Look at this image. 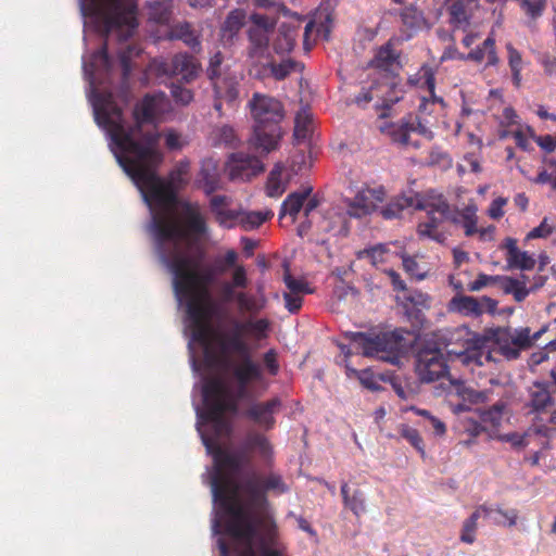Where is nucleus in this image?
<instances>
[{"label":"nucleus","instance_id":"nucleus-1","mask_svg":"<svg viewBox=\"0 0 556 556\" xmlns=\"http://www.w3.org/2000/svg\"><path fill=\"white\" fill-rule=\"evenodd\" d=\"M211 429L214 433L202 432V440L214 459L210 483L219 508L214 530L220 532L223 529L231 543L228 546L223 539L218 540L222 556H289L265 495L266 492L281 494L287 490L281 477L243 472L250 458L240 452L227 451L219 443L230 430L218 434Z\"/></svg>","mask_w":556,"mask_h":556},{"label":"nucleus","instance_id":"nucleus-2","mask_svg":"<svg viewBox=\"0 0 556 556\" xmlns=\"http://www.w3.org/2000/svg\"><path fill=\"white\" fill-rule=\"evenodd\" d=\"M113 139L122 151L130 152L129 157L118 156V164L134 180L150 210V219L146 224L147 233L156 241L173 243H205L211 240L210 229L200 208L185 204L175 211L176 191L186 185L189 170L188 162H180L168 176L160 178L154 167L163 155L159 150L160 132H149L144 143L136 142L131 134H126L117 124L113 126Z\"/></svg>","mask_w":556,"mask_h":556},{"label":"nucleus","instance_id":"nucleus-3","mask_svg":"<svg viewBox=\"0 0 556 556\" xmlns=\"http://www.w3.org/2000/svg\"><path fill=\"white\" fill-rule=\"evenodd\" d=\"M160 253L174 274L177 298L187 307L193 338L208 348L213 337V304L208 287L216 275L231 271L238 264V255L228 251L217 257L212 266L203 264V252L199 245H161Z\"/></svg>","mask_w":556,"mask_h":556},{"label":"nucleus","instance_id":"nucleus-4","mask_svg":"<svg viewBox=\"0 0 556 556\" xmlns=\"http://www.w3.org/2000/svg\"><path fill=\"white\" fill-rule=\"evenodd\" d=\"M235 331L223 341V349L241 355L239 362L230 365L231 374L237 381L233 387L229 381L222 378H213L205 381L202 390L204 403V417L210 426L218 434L227 433L230 430V422L226 417L228 413H236L238 402L250 396V384L262 381L263 374L258 364L250 356L248 345L243 341L247 336L238 323Z\"/></svg>","mask_w":556,"mask_h":556},{"label":"nucleus","instance_id":"nucleus-5","mask_svg":"<svg viewBox=\"0 0 556 556\" xmlns=\"http://www.w3.org/2000/svg\"><path fill=\"white\" fill-rule=\"evenodd\" d=\"M453 339L463 340L462 350H448L450 355H455L462 365L471 369L484 366L495 361L493 346L508 359H515L522 350L531 345L529 328L488 329L483 334L470 332L467 328H459L453 333Z\"/></svg>","mask_w":556,"mask_h":556},{"label":"nucleus","instance_id":"nucleus-6","mask_svg":"<svg viewBox=\"0 0 556 556\" xmlns=\"http://www.w3.org/2000/svg\"><path fill=\"white\" fill-rule=\"evenodd\" d=\"M416 207L427 212L426 219L418 225L420 239H430L438 242L444 241L445 238L442 231V223L444 220H450L456 227L463 229L468 238L477 235V239L481 241L493 239L494 226H478V208L475 203H469L463 210H451L450 204L442 194L430 191L424 195L422 200L418 201Z\"/></svg>","mask_w":556,"mask_h":556},{"label":"nucleus","instance_id":"nucleus-7","mask_svg":"<svg viewBox=\"0 0 556 556\" xmlns=\"http://www.w3.org/2000/svg\"><path fill=\"white\" fill-rule=\"evenodd\" d=\"M168 101L165 93L147 94L134 109V118L136 125L127 128L123 118L122 109L112 100L111 94L100 98L93 105L94 117L99 126L105 129L110 139L112 151L116 160L118 156L129 157L130 152L122 151L113 139V126L117 124L124 132L131 134L136 142L144 143V136L149 131L142 130L144 123H154L164 113ZM150 132H157L150 130Z\"/></svg>","mask_w":556,"mask_h":556},{"label":"nucleus","instance_id":"nucleus-8","mask_svg":"<svg viewBox=\"0 0 556 556\" xmlns=\"http://www.w3.org/2000/svg\"><path fill=\"white\" fill-rule=\"evenodd\" d=\"M249 108L253 119L249 146L255 152L267 155L278 149L282 137L280 123L285 117L283 105L274 97L256 92L249 101Z\"/></svg>","mask_w":556,"mask_h":556},{"label":"nucleus","instance_id":"nucleus-9","mask_svg":"<svg viewBox=\"0 0 556 556\" xmlns=\"http://www.w3.org/2000/svg\"><path fill=\"white\" fill-rule=\"evenodd\" d=\"M86 8L84 2L81 9L85 14L93 15L99 20L106 34L113 30L118 31V36L126 39L137 27L136 3L135 0H88Z\"/></svg>","mask_w":556,"mask_h":556},{"label":"nucleus","instance_id":"nucleus-10","mask_svg":"<svg viewBox=\"0 0 556 556\" xmlns=\"http://www.w3.org/2000/svg\"><path fill=\"white\" fill-rule=\"evenodd\" d=\"M350 340L354 349L366 357H374L391 364H397L403 351L402 337L396 332L367 334L353 332Z\"/></svg>","mask_w":556,"mask_h":556},{"label":"nucleus","instance_id":"nucleus-11","mask_svg":"<svg viewBox=\"0 0 556 556\" xmlns=\"http://www.w3.org/2000/svg\"><path fill=\"white\" fill-rule=\"evenodd\" d=\"M250 26L247 30L249 45L247 47V59L253 68L260 67L262 61L270 58L269 41L276 28V18L269 15L253 13L250 16Z\"/></svg>","mask_w":556,"mask_h":556},{"label":"nucleus","instance_id":"nucleus-12","mask_svg":"<svg viewBox=\"0 0 556 556\" xmlns=\"http://www.w3.org/2000/svg\"><path fill=\"white\" fill-rule=\"evenodd\" d=\"M450 345V343H444V349H424L418 353L416 372L422 381L432 382L447 377V361L462 364L455 355H450L448 350H457Z\"/></svg>","mask_w":556,"mask_h":556},{"label":"nucleus","instance_id":"nucleus-13","mask_svg":"<svg viewBox=\"0 0 556 556\" xmlns=\"http://www.w3.org/2000/svg\"><path fill=\"white\" fill-rule=\"evenodd\" d=\"M157 72L168 77H180L179 81L190 84L200 76L202 65L193 55L179 52L174 54L169 61L161 62Z\"/></svg>","mask_w":556,"mask_h":556},{"label":"nucleus","instance_id":"nucleus-14","mask_svg":"<svg viewBox=\"0 0 556 556\" xmlns=\"http://www.w3.org/2000/svg\"><path fill=\"white\" fill-rule=\"evenodd\" d=\"M384 200V191L381 188H362L353 199H344L345 214L349 217L362 218L371 214L378 203Z\"/></svg>","mask_w":556,"mask_h":556},{"label":"nucleus","instance_id":"nucleus-15","mask_svg":"<svg viewBox=\"0 0 556 556\" xmlns=\"http://www.w3.org/2000/svg\"><path fill=\"white\" fill-rule=\"evenodd\" d=\"M264 169L263 163L257 157L244 153H232L225 165L228 178L232 181L250 180Z\"/></svg>","mask_w":556,"mask_h":556},{"label":"nucleus","instance_id":"nucleus-16","mask_svg":"<svg viewBox=\"0 0 556 556\" xmlns=\"http://www.w3.org/2000/svg\"><path fill=\"white\" fill-rule=\"evenodd\" d=\"M281 400L273 397L265 402H254L245 410V416L260 429L270 430L275 427L276 415L281 409Z\"/></svg>","mask_w":556,"mask_h":556},{"label":"nucleus","instance_id":"nucleus-17","mask_svg":"<svg viewBox=\"0 0 556 556\" xmlns=\"http://www.w3.org/2000/svg\"><path fill=\"white\" fill-rule=\"evenodd\" d=\"M214 92L213 108L223 114V103L233 104L239 97V80L233 75H226L212 81Z\"/></svg>","mask_w":556,"mask_h":556},{"label":"nucleus","instance_id":"nucleus-18","mask_svg":"<svg viewBox=\"0 0 556 556\" xmlns=\"http://www.w3.org/2000/svg\"><path fill=\"white\" fill-rule=\"evenodd\" d=\"M247 13L242 9L231 10L219 28V37L224 47H230L238 38L241 28L245 25Z\"/></svg>","mask_w":556,"mask_h":556},{"label":"nucleus","instance_id":"nucleus-19","mask_svg":"<svg viewBox=\"0 0 556 556\" xmlns=\"http://www.w3.org/2000/svg\"><path fill=\"white\" fill-rule=\"evenodd\" d=\"M166 37L180 40L194 52L201 51V31L189 22H178L169 26Z\"/></svg>","mask_w":556,"mask_h":556},{"label":"nucleus","instance_id":"nucleus-20","mask_svg":"<svg viewBox=\"0 0 556 556\" xmlns=\"http://www.w3.org/2000/svg\"><path fill=\"white\" fill-rule=\"evenodd\" d=\"M399 59L400 55L391 42H387L377 50L369 65L388 74H395L401 68Z\"/></svg>","mask_w":556,"mask_h":556},{"label":"nucleus","instance_id":"nucleus-21","mask_svg":"<svg viewBox=\"0 0 556 556\" xmlns=\"http://www.w3.org/2000/svg\"><path fill=\"white\" fill-rule=\"evenodd\" d=\"M348 215L338 208H330L326 215L321 217L319 229L330 232L334 237H345L349 232Z\"/></svg>","mask_w":556,"mask_h":556},{"label":"nucleus","instance_id":"nucleus-22","mask_svg":"<svg viewBox=\"0 0 556 556\" xmlns=\"http://www.w3.org/2000/svg\"><path fill=\"white\" fill-rule=\"evenodd\" d=\"M482 518L488 522L502 527H513L517 523L518 511L516 509H502L497 506H479Z\"/></svg>","mask_w":556,"mask_h":556},{"label":"nucleus","instance_id":"nucleus-23","mask_svg":"<svg viewBox=\"0 0 556 556\" xmlns=\"http://www.w3.org/2000/svg\"><path fill=\"white\" fill-rule=\"evenodd\" d=\"M300 67V64L292 60H285L279 64H275L269 59L262 61V64L257 68H253L255 71V75H266L268 72L271 76H274L277 80L285 79L291 72L296 71Z\"/></svg>","mask_w":556,"mask_h":556},{"label":"nucleus","instance_id":"nucleus-24","mask_svg":"<svg viewBox=\"0 0 556 556\" xmlns=\"http://www.w3.org/2000/svg\"><path fill=\"white\" fill-rule=\"evenodd\" d=\"M201 180L204 191L210 194L222 188L218 162L213 159H205L202 162Z\"/></svg>","mask_w":556,"mask_h":556},{"label":"nucleus","instance_id":"nucleus-25","mask_svg":"<svg viewBox=\"0 0 556 556\" xmlns=\"http://www.w3.org/2000/svg\"><path fill=\"white\" fill-rule=\"evenodd\" d=\"M312 187H305L301 191L290 193L281 205L280 219L286 215H289L291 217V222L293 223L295 216L302 210L305 200L312 194Z\"/></svg>","mask_w":556,"mask_h":556},{"label":"nucleus","instance_id":"nucleus-26","mask_svg":"<svg viewBox=\"0 0 556 556\" xmlns=\"http://www.w3.org/2000/svg\"><path fill=\"white\" fill-rule=\"evenodd\" d=\"M505 407L504 403H496L480 415L481 422L483 424L485 431H488L492 438H496L498 435V429L504 420Z\"/></svg>","mask_w":556,"mask_h":556},{"label":"nucleus","instance_id":"nucleus-27","mask_svg":"<svg viewBox=\"0 0 556 556\" xmlns=\"http://www.w3.org/2000/svg\"><path fill=\"white\" fill-rule=\"evenodd\" d=\"M299 26L291 24H281L278 36L274 41V49L277 53L290 52L299 36Z\"/></svg>","mask_w":556,"mask_h":556},{"label":"nucleus","instance_id":"nucleus-28","mask_svg":"<svg viewBox=\"0 0 556 556\" xmlns=\"http://www.w3.org/2000/svg\"><path fill=\"white\" fill-rule=\"evenodd\" d=\"M467 58L476 62H482L485 60L486 66L497 65L500 59L495 50L494 38L489 36L480 47L469 52Z\"/></svg>","mask_w":556,"mask_h":556},{"label":"nucleus","instance_id":"nucleus-29","mask_svg":"<svg viewBox=\"0 0 556 556\" xmlns=\"http://www.w3.org/2000/svg\"><path fill=\"white\" fill-rule=\"evenodd\" d=\"M529 405L535 412L545 410L553 405L548 388L543 383H533L529 389Z\"/></svg>","mask_w":556,"mask_h":556},{"label":"nucleus","instance_id":"nucleus-30","mask_svg":"<svg viewBox=\"0 0 556 556\" xmlns=\"http://www.w3.org/2000/svg\"><path fill=\"white\" fill-rule=\"evenodd\" d=\"M422 199H424V197H421V198H419V197H417V198H408V197L396 198L393 201H391L390 203H388V205L384 206L380 211V214L382 215V217L384 219L400 218L405 208L414 207V208L418 210L416 207V204L418 203V201H420Z\"/></svg>","mask_w":556,"mask_h":556},{"label":"nucleus","instance_id":"nucleus-31","mask_svg":"<svg viewBox=\"0 0 556 556\" xmlns=\"http://www.w3.org/2000/svg\"><path fill=\"white\" fill-rule=\"evenodd\" d=\"M248 451L256 453L262 459L269 460L273 455V446L269 440L262 433H250L244 442Z\"/></svg>","mask_w":556,"mask_h":556},{"label":"nucleus","instance_id":"nucleus-32","mask_svg":"<svg viewBox=\"0 0 556 556\" xmlns=\"http://www.w3.org/2000/svg\"><path fill=\"white\" fill-rule=\"evenodd\" d=\"M238 327L253 339L262 340L267 338L270 329V321L267 318H249L244 323H238Z\"/></svg>","mask_w":556,"mask_h":556},{"label":"nucleus","instance_id":"nucleus-33","mask_svg":"<svg viewBox=\"0 0 556 556\" xmlns=\"http://www.w3.org/2000/svg\"><path fill=\"white\" fill-rule=\"evenodd\" d=\"M240 311L251 315L261 312L266 306V298L261 294L258 296L245 292H239L235 295Z\"/></svg>","mask_w":556,"mask_h":556},{"label":"nucleus","instance_id":"nucleus-34","mask_svg":"<svg viewBox=\"0 0 556 556\" xmlns=\"http://www.w3.org/2000/svg\"><path fill=\"white\" fill-rule=\"evenodd\" d=\"M313 131L312 115L307 110L300 111L294 121L293 138L296 143L308 139Z\"/></svg>","mask_w":556,"mask_h":556},{"label":"nucleus","instance_id":"nucleus-35","mask_svg":"<svg viewBox=\"0 0 556 556\" xmlns=\"http://www.w3.org/2000/svg\"><path fill=\"white\" fill-rule=\"evenodd\" d=\"M412 126L408 119H402L399 124L381 125L380 130L387 132L393 142L402 146L409 144V132Z\"/></svg>","mask_w":556,"mask_h":556},{"label":"nucleus","instance_id":"nucleus-36","mask_svg":"<svg viewBox=\"0 0 556 556\" xmlns=\"http://www.w3.org/2000/svg\"><path fill=\"white\" fill-rule=\"evenodd\" d=\"M450 309L465 316H479L478 299L468 295H456L450 302Z\"/></svg>","mask_w":556,"mask_h":556},{"label":"nucleus","instance_id":"nucleus-37","mask_svg":"<svg viewBox=\"0 0 556 556\" xmlns=\"http://www.w3.org/2000/svg\"><path fill=\"white\" fill-rule=\"evenodd\" d=\"M500 286L505 293L513 294L518 302L525 300L529 294L523 276L521 278L502 277L500 279Z\"/></svg>","mask_w":556,"mask_h":556},{"label":"nucleus","instance_id":"nucleus-38","mask_svg":"<svg viewBox=\"0 0 556 556\" xmlns=\"http://www.w3.org/2000/svg\"><path fill=\"white\" fill-rule=\"evenodd\" d=\"M274 213L270 210L265 211H242L240 226L244 230H253L270 219Z\"/></svg>","mask_w":556,"mask_h":556},{"label":"nucleus","instance_id":"nucleus-39","mask_svg":"<svg viewBox=\"0 0 556 556\" xmlns=\"http://www.w3.org/2000/svg\"><path fill=\"white\" fill-rule=\"evenodd\" d=\"M505 255L511 266L521 269H530L534 266L535 260L526 252L518 249L517 245H504Z\"/></svg>","mask_w":556,"mask_h":556},{"label":"nucleus","instance_id":"nucleus-40","mask_svg":"<svg viewBox=\"0 0 556 556\" xmlns=\"http://www.w3.org/2000/svg\"><path fill=\"white\" fill-rule=\"evenodd\" d=\"M341 494L344 505L355 515H359L365 511V497L361 490H355L353 494L350 495L349 485L343 483L341 486Z\"/></svg>","mask_w":556,"mask_h":556},{"label":"nucleus","instance_id":"nucleus-41","mask_svg":"<svg viewBox=\"0 0 556 556\" xmlns=\"http://www.w3.org/2000/svg\"><path fill=\"white\" fill-rule=\"evenodd\" d=\"M173 0H154L150 3V17L156 23L165 24L172 16Z\"/></svg>","mask_w":556,"mask_h":556},{"label":"nucleus","instance_id":"nucleus-42","mask_svg":"<svg viewBox=\"0 0 556 556\" xmlns=\"http://www.w3.org/2000/svg\"><path fill=\"white\" fill-rule=\"evenodd\" d=\"M400 17L403 26L409 31L420 28L425 23L422 13L415 7H405L402 9Z\"/></svg>","mask_w":556,"mask_h":556},{"label":"nucleus","instance_id":"nucleus-43","mask_svg":"<svg viewBox=\"0 0 556 556\" xmlns=\"http://www.w3.org/2000/svg\"><path fill=\"white\" fill-rule=\"evenodd\" d=\"M476 0H454L450 7L452 20L459 24L468 22Z\"/></svg>","mask_w":556,"mask_h":556},{"label":"nucleus","instance_id":"nucleus-44","mask_svg":"<svg viewBox=\"0 0 556 556\" xmlns=\"http://www.w3.org/2000/svg\"><path fill=\"white\" fill-rule=\"evenodd\" d=\"M211 136L215 146L233 147L237 141L235 129L229 125L216 126Z\"/></svg>","mask_w":556,"mask_h":556},{"label":"nucleus","instance_id":"nucleus-45","mask_svg":"<svg viewBox=\"0 0 556 556\" xmlns=\"http://www.w3.org/2000/svg\"><path fill=\"white\" fill-rule=\"evenodd\" d=\"M170 96L174 99L175 103L181 106L189 105L193 99L194 93L191 89L182 86L181 81L172 83L169 86Z\"/></svg>","mask_w":556,"mask_h":556},{"label":"nucleus","instance_id":"nucleus-46","mask_svg":"<svg viewBox=\"0 0 556 556\" xmlns=\"http://www.w3.org/2000/svg\"><path fill=\"white\" fill-rule=\"evenodd\" d=\"M231 276L232 282L226 283L223 288L226 299H230L232 296L233 288H245L248 286L245 268L242 265L237 264V266L231 270Z\"/></svg>","mask_w":556,"mask_h":556},{"label":"nucleus","instance_id":"nucleus-47","mask_svg":"<svg viewBox=\"0 0 556 556\" xmlns=\"http://www.w3.org/2000/svg\"><path fill=\"white\" fill-rule=\"evenodd\" d=\"M482 518L479 507L467 518L462 528L460 540L464 543L471 544L476 539L477 521Z\"/></svg>","mask_w":556,"mask_h":556},{"label":"nucleus","instance_id":"nucleus-48","mask_svg":"<svg viewBox=\"0 0 556 556\" xmlns=\"http://www.w3.org/2000/svg\"><path fill=\"white\" fill-rule=\"evenodd\" d=\"M399 432L409 444H412L421 455L425 454L424 441L417 429L408 425H400Z\"/></svg>","mask_w":556,"mask_h":556},{"label":"nucleus","instance_id":"nucleus-49","mask_svg":"<svg viewBox=\"0 0 556 556\" xmlns=\"http://www.w3.org/2000/svg\"><path fill=\"white\" fill-rule=\"evenodd\" d=\"M283 281L289 289V292L295 294L312 293L313 290L308 287L303 278H294L290 273L286 271Z\"/></svg>","mask_w":556,"mask_h":556},{"label":"nucleus","instance_id":"nucleus-50","mask_svg":"<svg viewBox=\"0 0 556 556\" xmlns=\"http://www.w3.org/2000/svg\"><path fill=\"white\" fill-rule=\"evenodd\" d=\"M163 136L165 139V146L168 150H181L186 144H188L187 139L173 128L165 129Z\"/></svg>","mask_w":556,"mask_h":556},{"label":"nucleus","instance_id":"nucleus-51","mask_svg":"<svg viewBox=\"0 0 556 556\" xmlns=\"http://www.w3.org/2000/svg\"><path fill=\"white\" fill-rule=\"evenodd\" d=\"M242 211L230 210L229 207L223 208V211H218L216 214L217 222L227 228H231L236 225L240 224Z\"/></svg>","mask_w":556,"mask_h":556},{"label":"nucleus","instance_id":"nucleus-52","mask_svg":"<svg viewBox=\"0 0 556 556\" xmlns=\"http://www.w3.org/2000/svg\"><path fill=\"white\" fill-rule=\"evenodd\" d=\"M224 62V55L220 51H216L208 61V65L206 67V76L212 81L220 78L222 76V64Z\"/></svg>","mask_w":556,"mask_h":556},{"label":"nucleus","instance_id":"nucleus-53","mask_svg":"<svg viewBox=\"0 0 556 556\" xmlns=\"http://www.w3.org/2000/svg\"><path fill=\"white\" fill-rule=\"evenodd\" d=\"M403 260V266L410 276L416 277L417 279H424L427 268L426 266L421 265L416 257L412 256H402Z\"/></svg>","mask_w":556,"mask_h":556},{"label":"nucleus","instance_id":"nucleus-54","mask_svg":"<svg viewBox=\"0 0 556 556\" xmlns=\"http://www.w3.org/2000/svg\"><path fill=\"white\" fill-rule=\"evenodd\" d=\"M92 72L103 70L105 72L110 68V59L106 52V46L104 45L100 50L93 53L92 59L89 63Z\"/></svg>","mask_w":556,"mask_h":556},{"label":"nucleus","instance_id":"nucleus-55","mask_svg":"<svg viewBox=\"0 0 556 556\" xmlns=\"http://www.w3.org/2000/svg\"><path fill=\"white\" fill-rule=\"evenodd\" d=\"M519 1L521 9L532 18L541 16L546 4V0H535L534 2L530 0Z\"/></svg>","mask_w":556,"mask_h":556},{"label":"nucleus","instance_id":"nucleus-56","mask_svg":"<svg viewBox=\"0 0 556 556\" xmlns=\"http://www.w3.org/2000/svg\"><path fill=\"white\" fill-rule=\"evenodd\" d=\"M135 52L138 53L136 51L135 47L127 46L125 49L121 50L118 53L124 79H126L128 77V75L130 74V71H131L130 59Z\"/></svg>","mask_w":556,"mask_h":556},{"label":"nucleus","instance_id":"nucleus-57","mask_svg":"<svg viewBox=\"0 0 556 556\" xmlns=\"http://www.w3.org/2000/svg\"><path fill=\"white\" fill-rule=\"evenodd\" d=\"M384 252V245H371L369 249L361 251L358 257L368 258L372 265H376L381 261Z\"/></svg>","mask_w":556,"mask_h":556},{"label":"nucleus","instance_id":"nucleus-58","mask_svg":"<svg viewBox=\"0 0 556 556\" xmlns=\"http://www.w3.org/2000/svg\"><path fill=\"white\" fill-rule=\"evenodd\" d=\"M501 278L502 277H493V276L480 274L475 281H472L468 285V290L469 291H479V290L483 289L484 287L493 285L495 282L500 283Z\"/></svg>","mask_w":556,"mask_h":556},{"label":"nucleus","instance_id":"nucleus-59","mask_svg":"<svg viewBox=\"0 0 556 556\" xmlns=\"http://www.w3.org/2000/svg\"><path fill=\"white\" fill-rule=\"evenodd\" d=\"M527 437V433L520 434L518 432H513L503 435H497L496 438H498L502 441L509 442L513 446L520 447L526 446L528 444Z\"/></svg>","mask_w":556,"mask_h":556},{"label":"nucleus","instance_id":"nucleus-60","mask_svg":"<svg viewBox=\"0 0 556 556\" xmlns=\"http://www.w3.org/2000/svg\"><path fill=\"white\" fill-rule=\"evenodd\" d=\"M409 125L412 126L410 131H416L419 135L424 136L428 140L433 139V132L428 127H426L417 117H408Z\"/></svg>","mask_w":556,"mask_h":556},{"label":"nucleus","instance_id":"nucleus-61","mask_svg":"<svg viewBox=\"0 0 556 556\" xmlns=\"http://www.w3.org/2000/svg\"><path fill=\"white\" fill-rule=\"evenodd\" d=\"M377 85H371L368 89L363 88L361 92L357 96H355L354 102L358 106H365L366 104L374 100V91L377 89Z\"/></svg>","mask_w":556,"mask_h":556},{"label":"nucleus","instance_id":"nucleus-62","mask_svg":"<svg viewBox=\"0 0 556 556\" xmlns=\"http://www.w3.org/2000/svg\"><path fill=\"white\" fill-rule=\"evenodd\" d=\"M264 366L270 375H277L279 370V364L277 359V353L274 350H269L267 353H265Z\"/></svg>","mask_w":556,"mask_h":556},{"label":"nucleus","instance_id":"nucleus-63","mask_svg":"<svg viewBox=\"0 0 556 556\" xmlns=\"http://www.w3.org/2000/svg\"><path fill=\"white\" fill-rule=\"evenodd\" d=\"M286 301V307L290 313L298 312L302 306V298L301 294H295L292 292H286L283 294Z\"/></svg>","mask_w":556,"mask_h":556},{"label":"nucleus","instance_id":"nucleus-64","mask_svg":"<svg viewBox=\"0 0 556 556\" xmlns=\"http://www.w3.org/2000/svg\"><path fill=\"white\" fill-rule=\"evenodd\" d=\"M506 49L508 51V64L510 70L522 68V59L519 51L515 49L511 43H507Z\"/></svg>","mask_w":556,"mask_h":556}]
</instances>
